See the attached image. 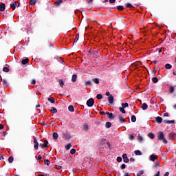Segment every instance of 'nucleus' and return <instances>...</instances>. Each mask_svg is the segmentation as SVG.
Listing matches in <instances>:
<instances>
[{"instance_id":"f257e3e1","label":"nucleus","mask_w":176,"mask_h":176,"mask_svg":"<svg viewBox=\"0 0 176 176\" xmlns=\"http://www.w3.org/2000/svg\"><path fill=\"white\" fill-rule=\"evenodd\" d=\"M158 140L162 141L165 144H168L167 140L165 138V136L164 135V133L162 131H159L157 135Z\"/></svg>"},{"instance_id":"f03ea898","label":"nucleus","mask_w":176,"mask_h":176,"mask_svg":"<svg viewBox=\"0 0 176 176\" xmlns=\"http://www.w3.org/2000/svg\"><path fill=\"white\" fill-rule=\"evenodd\" d=\"M71 138L70 134L63 133H62V139H63L65 141L69 140Z\"/></svg>"},{"instance_id":"7ed1b4c3","label":"nucleus","mask_w":176,"mask_h":176,"mask_svg":"<svg viewBox=\"0 0 176 176\" xmlns=\"http://www.w3.org/2000/svg\"><path fill=\"white\" fill-rule=\"evenodd\" d=\"M94 104V98H89L88 99V100L87 101V105L89 107H93Z\"/></svg>"},{"instance_id":"20e7f679","label":"nucleus","mask_w":176,"mask_h":176,"mask_svg":"<svg viewBox=\"0 0 176 176\" xmlns=\"http://www.w3.org/2000/svg\"><path fill=\"white\" fill-rule=\"evenodd\" d=\"M33 143H34V149L35 150L38 149V146H40V144L37 142L36 138H33Z\"/></svg>"},{"instance_id":"39448f33","label":"nucleus","mask_w":176,"mask_h":176,"mask_svg":"<svg viewBox=\"0 0 176 176\" xmlns=\"http://www.w3.org/2000/svg\"><path fill=\"white\" fill-rule=\"evenodd\" d=\"M40 147H41V148H48L49 145H48V141L47 140H44V144H40Z\"/></svg>"},{"instance_id":"423d86ee","label":"nucleus","mask_w":176,"mask_h":176,"mask_svg":"<svg viewBox=\"0 0 176 176\" xmlns=\"http://www.w3.org/2000/svg\"><path fill=\"white\" fill-rule=\"evenodd\" d=\"M122 159L124 163H129V159H128L127 154H123L122 155Z\"/></svg>"},{"instance_id":"0eeeda50","label":"nucleus","mask_w":176,"mask_h":176,"mask_svg":"<svg viewBox=\"0 0 176 176\" xmlns=\"http://www.w3.org/2000/svg\"><path fill=\"white\" fill-rule=\"evenodd\" d=\"M155 121L158 124H162L163 121V118L162 117H156Z\"/></svg>"},{"instance_id":"6e6552de","label":"nucleus","mask_w":176,"mask_h":176,"mask_svg":"<svg viewBox=\"0 0 176 176\" xmlns=\"http://www.w3.org/2000/svg\"><path fill=\"white\" fill-rule=\"evenodd\" d=\"M149 158H150V161L154 162L155 161V160L158 159V156L152 154L150 155Z\"/></svg>"},{"instance_id":"1a4fd4ad","label":"nucleus","mask_w":176,"mask_h":176,"mask_svg":"<svg viewBox=\"0 0 176 176\" xmlns=\"http://www.w3.org/2000/svg\"><path fill=\"white\" fill-rule=\"evenodd\" d=\"M107 100L109 101V103L110 104H113V95H111L109 97H107Z\"/></svg>"},{"instance_id":"9d476101","label":"nucleus","mask_w":176,"mask_h":176,"mask_svg":"<svg viewBox=\"0 0 176 176\" xmlns=\"http://www.w3.org/2000/svg\"><path fill=\"white\" fill-rule=\"evenodd\" d=\"M6 10V4L3 3H0V12H5Z\"/></svg>"},{"instance_id":"9b49d317","label":"nucleus","mask_w":176,"mask_h":176,"mask_svg":"<svg viewBox=\"0 0 176 176\" xmlns=\"http://www.w3.org/2000/svg\"><path fill=\"white\" fill-rule=\"evenodd\" d=\"M91 54L94 55V58H97L99 57L98 51H92Z\"/></svg>"},{"instance_id":"f8f14e48","label":"nucleus","mask_w":176,"mask_h":176,"mask_svg":"<svg viewBox=\"0 0 176 176\" xmlns=\"http://www.w3.org/2000/svg\"><path fill=\"white\" fill-rule=\"evenodd\" d=\"M106 115H107V116H109V119L113 120V118H115V116L113 115V113H110V112H109V111H107V112H106Z\"/></svg>"},{"instance_id":"ddd939ff","label":"nucleus","mask_w":176,"mask_h":176,"mask_svg":"<svg viewBox=\"0 0 176 176\" xmlns=\"http://www.w3.org/2000/svg\"><path fill=\"white\" fill-rule=\"evenodd\" d=\"M163 122H164V124H175V120H164Z\"/></svg>"},{"instance_id":"4468645a","label":"nucleus","mask_w":176,"mask_h":176,"mask_svg":"<svg viewBox=\"0 0 176 176\" xmlns=\"http://www.w3.org/2000/svg\"><path fill=\"white\" fill-rule=\"evenodd\" d=\"M77 80V74H73L72 76V82H73V83H75Z\"/></svg>"},{"instance_id":"2eb2a0df","label":"nucleus","mask_w":176,"mask_h":176,"mask_svg":"<svg viewBox=\"0 0 176 176\" xmlns=\"http://www.w3.org/2000/svg\"><path fill=\"white\" fill-rule=\"evenodd\" d=\"M82 130L87 132L89 130V125L87 124H83Z\"/></svg>"},{"instance_id":"dca6fc26","label":"nucleus","mask_w":176,"mask_h":176,"mask_svg":"<svg viewBox=\"0 0 176 176\" xmlns=\"http://www.w3.org/2000/svg\"><path fill=\"white\" fill-rule=\"evenodd\" d=\"M58 133L54 132V133H52V139H54V140H58Z\"/></svg>"},{"instance_id":"f3484780","label":"nucleus","mask_w":176,"mask_h":176,"mask_svg":"<svg viewBox=\"0 0 176 176\" xmlns=\"http://www.w3.org/2000/svg\"><path fill=\"white\" fill-rule=\"evenodd\" d=\"M148 105L146 103L142 104V110H144V111L146 110V109H148Z\"/></svg>"},{"instance_id":"a211bd4d","label":"nucleus","mask_w":176,"mask_h":176,"mask_svg":"<svg viewBox=\"0 0 176 176\" xmlns=\"http://www.w3.org/2000/svg\"><path fill=\"white\" fill-rule=\"evenodd\" d=\"M0 78L1 79L2 85H3L4 86L8 87V81L6 79L1 78V76H0Z\"/></svg>"},{"instance_id":"6ab92c4d","label":"nucleus","mask_w":176,"mask_h":176,"mask_svg":"<svg viewBox=\"0 0 176 176\" xmlns=\"http://www.w3.org/2000/svg\"><path fill=\"white\" fill-rule=\"evenodd\" d=\"M169 139L173 140L174 138L176 137V133H171L169 134Z\"/></svg>"},{"instance_id":"aec40b11","label":"nucleus","mask_w":176,"mask_h":176,"mask_svg":"<svg viewBox=\"0 0 176 176\" xmlns=\"http://www.w3.org/2000/svg\"><path fill=\"white\" fill-rule=\"evenodd\" d=\"M105 127H106V129H110L111 127H112V123L111 122H106Z\"/></svg>"},{"instance_id":"412c9836","label":"nucleus","mask_w":176,"mask_h":176,"mask_svg":"<svg viewBox=\"0 0 176 176\" xmlns=\"http://www.w3.org/2000/svg\"><path fill=\"white\" fill-rule=\"evenodd\" d=\"M118 120L120 122V123H124L126 122L125 119L120 116H118Z\"/></svg>"},{"instance_id":"4be33fe9","label":"nucleus","mask_w":176,"mask_h":176,"mask_svg":"<svg viewBox=\"0 0 176 176\" xmlns=\"http://www.w3.org/2000/svg\"><path fill=\"white\" fill-rule=\"evenodd\" d=\"M28 63H29V58H26L25 59H23L22 60V64L23 65H25V64H27Z\"/></svg>"},{"instance_id":"5701e85b","label":"nucleus","mask_w":176,"mask_h":176,"mask_svg":"<svg viewBox=\"0 0 176 176\" xmlns=\"http://www.w3.org/2000/svg\"><path fill=\"white\" fill-rule=\"evenodd\" d=\"M36 3V0H30V6H34Z\"/></svg>"},{"instance_id":"b1692460","label":"nucleus","mask_w":176,"mask_h":176,"mask_svg":"<svg viewBox=\"0 0 176 176\" xmlns=\"http://www.w3.org/2000/svg\"><path fill=\"white\" fill-rule=\"evenodd\" d=\"M134 153L136 156H142V152L139 150L135 151Z\"/></svg>"},{"instance_id":"393cba45","label":"nucleus","mask_w":176,"mask_h":176,"mask_svg":"<svg viewBox=\"0 0 176 176\" xmlns=\"http://www.w3.org/2000/svg\"><path fill=\"white\" fill-rule=\"evenodd\" d=\"M152 82H153L154 84H156L158 82V78L157 77H153L151 78Z\"/></svg>"},{"instance_id":"a878e982","label":"nucleus","mask_w":176,"mask_h":176,"mask_svg":"<svg viewBox=\"0 0 176 176\" xmlns=\"http://www.w3.org/2000/svg\"><path fill=\"white\" fill-rule=\"evenodd\" d=\"M116 9L119 11H123L124 10V7L122 6H118V7H116Z\"/></svg>"},{"instance_id":"bb28decb","label":"nucleus","mask_w":176,"mask_h":176,"mask_svg":"<svg viewBox=\"0 0 176 176\" xmlns=\"http://www.w3.org/2000/svg\"><path fill=\"white\" fill-rule=\"evenodd\" d=\"M125 6H126V8H134V6H133V5H131V3H125Z\"/></svg>"},{"instance_id":"cd10ccee","label":"nucleus","mask_w":176,"mask_h":176,"mask_svg":"<svg viewBox=\"0 0 176 176\" xmlns=\"http://www.w3.org/2000/svg\"><path fill=\"white\" fill-rule=\"evenodd\" d=\"M47 101L51 102L52 104H54L55 102L54 98L53 97H50L47 98Z\"/></svg>"},{"instance_id":"c85d7f7f","label":"nucleus","mask_w":176,"mask_h":176,"mask_svg":"<svg viewBox=\"0 0 176 176\" xmlns=\"http://www.w3.org/2000/svg\"><path fill=\"white\" fill-rule=\"evenodd\" d=\"M68 110L70 112H74V107H73L72 105H70L68 107Z\"/></svg>"},{"instance_id":"c756f323","label":"nucleus","mask_w":176,"mask_h":176,"mask_svg":"<svg viewBox=\"0 0 176 176\" xmlns=\"http://www.w3.org/2000/svg\"><path fill=\"white\" fill-rule=\"evenodd\" d=\"M58 83H59V85L61 87V88L63 87V86L65 85V83L63 82V80L62 79H60L58 80Z\"/></svg>"},{"instance_id":"7c9ffc66","label":"nucleus","mask_w":176,"mask_h":176,"mask_svg":"<svg viewBox=\"0 0 176 176\" xmlns=\"http://www.w3.org/2000/svg\"><path fill=\"white\" fill-rule=\"evenodd\" d=\"M50 111L52 113H56L58 112V110H56V109L55 107H52Z\"/></svg>"},{"instance_id":"2f4dec72","label":"nucleus","mask_w":176,"mask_h":176,"mask_svg":"<svg viewBox=\"0 0 176 176\" xmlns=\"http://www.w3.org/2000/svg\"><path fill=\"white\" fill-rule=\"evenodd\" d=\"M121 106L122 107L121 108L126 109L129 106V104L128 103H122L121 104Z\"/></svg>"},{"instance_id":"473e14b6","label":"nucleus","mask_w":176,"mask_h":176,"mask_svg":"<svg viewBox=\"0 0 176 176\" xmlns=\"http://www.w3.org/2000/svg\"><path fill=\"white\" fill-rule=\"evenodd\" d=\"M14 161V158L12 156L8 157V162L12 164Z\"/></svg>"},{"instance_id":"72a5a7b5","label":"nucleus","mask_w":176,"mask_h":176,"mask_svg":"<svg viewBox=\"0 0 176 176\" xmlns=\"http://www.w3.org/2000/svg\"><path fill=\"white\" fill-rule=\"evenodd\" d=\"M61 3H63V0H58L54 3L56 6H60Z\"/></svg>"},{"instance_id":"f704fd0d","label":"nucleus","mask_w":176,"mask_h":176,"mask_svg":"<svg viewBox=\"0 0 176 176\" xmlns=\"http://www.w3.org/2000/svg\"><path fill=\"white\" fill-rule=\"evenodd\" d=\"M92 82H94L96 85H98L99 84V79L98 78H94V79H92Z\"/></svg>"},{"instance_id":"c9c22d12","label":"nucleus","mask_w":176,"mask_h":176,"mask_svg":"<svg viewBox=\"0 0 176 176\" xmlns=\"http://www.w3.org/2000/svg\"><path fill=\"white\" fill-rule=\"evenodd\" d=\"M175 91V87L171 86L169 87V93L173 94Z\"/></svg>"},{"instance_id":"e433bc0d","label":"nucleus","mask_w":176,"mask_h":176,"mask_svg":"<svg viewBox=\"0 0 176 176\" xmlns=\"http://www.w3.org/2000/svg\"><path fill=\"white\" fill-rule=\"evenodd\" d=\"M165 67L166 69H172V65L168 63H166L165 65Z\"/></svg>"},{"instance_id":"4c0bfd02","label":"nucleus","mask_w":176,"mask_h":176,"mask_svg":"<svg viewBox=\"0 0 176 176\" xmlns=\"http://www.w3.org/2000/svg\"><path fill=\"white\" fill-rule=\"evenodd\" d=\"M119 111L123 113V114H125L126 113V111L124 110V108H122V107H119Z\"/></svg>"},{"instance_id":"58836bf2","label":"nucleus","mask_w":176,"mask_h":176,"mask_svg":"<svg viewBox=\"0 0 176 176\" xmlns=\"http://www.w3.org/2000/svg\"><path fill=\"white\" fill-rule=\"evenodd\" d=\"M148 138H149L150 139H152V140L154 139V138H155L154 134L152 133H149L148 135Z\"/></svg>"},{"instance_id":"ea45409f","label":"nucleus","mask_w":176,"mask_h":176,"mask_svg":"<svg viewBox=\"0 0 176 176\" xmlns=\"http://www.w3.org/2000/svg\"><path fill=\"white\" fill-rule=\"evenodd\" d=\"M10 69L8 67H4L3 71L6 73H8Z\"/></svg>"},{"instance_id":"a19ab883","label":"nucleus","mask_w":176,"mask_h":176,"mask_svg":"<svg viewBox=\"0 0 176 176\" xmlns=\"http://www.w3.org/2000/svg\"><path fill=\"white\" fill-rule=\"evenodd\" d=\"M85 86H91V81H85Z\"/></svg>"},{"instance_id":"79ce46f5","label":"nucleus","mask_w":176,"mask_h":176,"mask_svg":"<svg viewBox=\"0 0 176 176\" xmlns=\"http://www.w3.org/2000/svg\"><path fill=\"white\" fill-rule=\"evenodd\" d=\"M131 120L132 121V122H136V116H132V117H131Z\"/></svg>"},{"instance_id":"37998d69","label":"nucleus","mask_w":176,"mask_h":176,"mask_svg":"<svg viewBox=\"0 0 176 176\" xmlns=\"http://www.w3.org/2000/svg\"><path fill=\"white\" fill-rule=\"evenodd\" d=\"M70 153H71L72 155H74L75 153H76V149H75V148L71 149Z\"/></svg>"},{"instance_id":"c03bdc74","label":"nucleus","mask_w":176,"mask_h":176,"mask_svg":"<svg viewBox=\"0 0 176 176\" xmlns=\"http://www.w3.org/2000/svg\"><path fill=\"white\" fill-rule=\"evenodd\" d=\"M142 175H144V170H140L137 173V176H142Z\"/></svg>"},{"instance_id":"a18cd8bd","label":"nucleus","mask_w":176,"mask_h":176,"mask_svg":"<svg viewBox=\"0 0 176 176\" xmlns=\"http://www.w3.org/2000/svg\"><path fill=\"white\" fill-rule=\"evenodd\" d=\"M142 140H143L142 137L139 135L138 136V141H139V142H142Z\"/></svg>"},{"instance_id":"49530a36","label":"nucleus","mask_w":176,"mask_h":176,"mask_svg":"<svg viewBox=\"0 0 176 176\" xmlns=\"http://www.w3.org/2000/svg\"><path fill=\"white\" fill-rule=\"evenodd\" d=\"M71 147H72L71 144H68L67 145L65 146V149L67 151H69Z\"/></svg>"},{"instance_id":"de8ad7c7","label":"nucleus","mask_w":176,"mask_h":176,"mask_svg":"<svg viewBox=\"0 0 176 176\" xmlns=\"http://www.w3.org/2000/svg\"><path fill=\"white\" fill-rule=\"evenodd\" d=\"M96 98H97L98 100H101L102 98H103V96H102L101 94H98V95L96 96Z\"/></svg>"},{"instance_id":"09e8293b","label":"nucleus","mask_w":176,"mask_h":176,"mask_svg":"<svg viewBox=\"0 0 176 176\" xmlns=\"http://www.w3.org/2000/svg\"><path fill=\"white\" fill-rule=\"evenodd\" d=\"M44 163H45V164H47V166L50 165V161H49L48 160H45Z\"/></svg>"},{"instance_id":"8fccbe9b","label":"nucleus","mask_w":176,"mask_h":176,"mask_svg":"<svg viewBox=\"0 0 176 176\" xmlns=\"http://www.w3.org/2000/svg\"><path fill=\"white\" fill-rule=\"evenodd\" d=\"M12 5H14L16 7L20 6V3H19L18 1H15L13 3H12Z\"/></svg>"},{"instance_id":"3c124183","label":"nucleus","mask_w":176,"mask_h":176,"mask_svg":"<svg viewBox=\"0 0 176 176\" xmlns=\"http://www.w3.org/2000/svg\"><path fill=\"white\" fill-rule=\"evenodd\" d=\"M16 7H17L16 6H15L14 4H10V8H12V10H15Z\"/></svg>"},{"instance_id":"603ef678","label":"nucleus","mask_w":176,"mask_h":176,"mask_svg":"<svg viewBox=\"0 0 176 176\" xmlns=\"http://www.w3.org/2000/svg\"><path fill=\"white\" fill-rule=\"evenodd\" d=\"M116 161H118V163L122 162V157H118V158H116Z\"/></svg>"},{"instance_id":"864d4df0","label":"nucleus","mask_w":176,"mask_h":176,"mask_svg":"<svg viewBox=\"0 0 176 176\" xmlns=\"http://www.w3.org/2000/svg\"><path fill=\"white\" fill-rule=\"evenodd\" d=\"M78 40H79V34H77V36H76L75 40L74 41V43H76Z\"/></svg>"},{"instance_id":"5fc2aeb1","label":"nucleus","mask_w":176,"mask_h":176,"mask_svg":"<svg viewBox=\"0 0 176 176\" xmlns=\"http://www.w3.org/2000/svg\"><path fill=\"white\" fill-rule=\"evenodd\" d=\"M157 72L156 69H153L151 71V73L153 74V76H155V73Z\"/></svg>"},{"instance_id":"6e6d98bb","label":"nucleus","mask_w":176,"mask_h":176,"mask_svg":"<svg viewBox=\"0 0 176 176\" xmlns=\"http://www.w3.org/2000/svg\"><path fill=\"white\" fill-rule=\"evenodd\" d=\"M129 140H130L131 141H132L133 140H134V135H129Z\"/></svg>"},{"instance_id":"4d7b16f0","label":"nucleus","mask_w":176,"mask_h":176,"mask_svg":"<svg viewBox=\"0 0 176 176\" xmlns=\"http://www.w3.org/2000/svg\"><path fill=\"white\" fill-rule=\"evenodd\" d=\"M125 168H126V165L125 164H122L120 166V169H122V170L125 169Z\"/></svg>"},{"instance_id":"13d9d810","label":"nucleus","mask_w":176,"mask_h":176,"mask_svg":"<svg viewBox=\"0 0 176 176\" xmlns=\"http://www.w3.org/2000/svg\"><path fill=\"white\" fill-rule=\"evenodd\" d=\"M38 161L42 159V156L41 155H38L37 158H36Z\"/></svg>"},{"instance_id":"bf43d9fd","label":"nucleus","mask_w":176,"mask_h":176,"mask_svg":"<svg viewBox=\"0 0 176 176\" xmlns=\"http://www.w3.org/2000/svg\"><path fill=\"white\" fill-rule=\"evenodd\" d=\"M56 169L60 170L62 167L60 166L56 165Z\"/></svg>"},{"instance_id":"052dcab7","label":"nucleus","mask_w":176,"mask_h":176,"mask_svg":"<svg viewBox=\"0 0 176 176\" xmlns=\"http://www.w3.org/2000/svg\"><path fill=\"white\" fill-rule=\"evenodd\" d=\"M129 161H130L131 162L133 163V162H135V159L131 157L130 160H129Z\"/></svg>"},{"instance_id":"680f3d73","label":"nucleus","mask_w":176,"mask_h":176,"mask_svg":"<svg viewBox=\"0 0 176 176\" xmlns=\"http://www.w3.org/2000/svg\"><path fill=\"white\" fill-rule=\"evenodd\" d=\"M154 176H160V171H158Z\"/></svg>"},{"instance_id":"e2e57ef3","label":"nucleus","mask_w":176,"mask_h":176,"mask_svg":"<svg viewBox=\"0 0 176 176\" xmlns=\"http://www.w3.org/2000/svg\"><path fill=\"white\" fill-rule=\"evenodd\" d=\"M100 115H106L105 111H100Z\"/></svg>"},{"instance_id":"0e129e2a","label":"nucleus","mask_w":176,"mask_h":176,"mask_svg":"<svg viewBox=\"0 0 176 176\" xmlns=\"http://www.w3.org/2000/svg\"><path fill=\"white\" fill-rule=\"evenodd\" d=\"M36 83V81L35 80H32V85H35Z\"/></svg>"},{"instance_id":"69168bd1","label":"nucleus","mask_w":176,"mask_h":176,"mask_svg":"<svg viewBox=\"0 0 176 176\" xmlns=\"http://www.w3.org/2000/svg\"><path fill=\"white\" fill-rule=\"evenodd\" d=\"M164 117H168V113H164Z\"/></svg>"},{"instance_id":"338daca9","label":"nucleus","mask_w":176,"mask_h":176,"mask_svg":"<svg viewBox=\"0 0 176 176\" xmlns=\"http://www.w3.org/2000/svg\"><path fill=\"white\" fill-rule=\"evenodd\" d=\"M123 176H130V175L128 173H125V174H124Z\"/></svg>"},{"instance_id":"774afa93","label":"nucleus","mask_w":176,"mask_h":176,"mask_svg":"<svg viewBox=\"0 0 176 176\" xmlns=\"http://www.w3.org/2000/svg\"><path fill=\"white\" fill-rule=\"evenodd\" d=\"M170 175L169 172H166V174L164 176H168Z\"/></svg>"}]
</instances>
